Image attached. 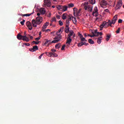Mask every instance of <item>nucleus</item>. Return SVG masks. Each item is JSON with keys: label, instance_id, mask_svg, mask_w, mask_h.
<instances>
[{"label": "nucleus", "instance_id": "1", "mask_svg": "<svg viewBox=\"0 0 124 124\" xmlns=\"http://www.w3.org/2000/svg\"><path fill=\"white\" fill-rule=\"evenodd\" d=\"M83 6L85 10H87L88 11H90V12H93V6L89 5L88 2H85L83 4Z\"/></svg>", "mask_w": 124, "mask_h": 124}, {"label": "nucleus", "instance_id": "2", "mask_svg": "<svg viewBox=\"0 0 124 124\" xmlns=\"http://www.w3.org/2000/svg\"><path fill=\"white\" fill-rule=\"evenodd\" d=\"M17 39H18V40H21V39H22L23 40H24V41H26V42H29V41H30L29 38L27 37V36H23L21 35V34H17Z\"/></svg>", "mask_w": 124, "mask_h": 124}, {"label": "nucleus", "instance_id": "3", "mask_svg": "<svg viewBox=\"0 0 124 124\" xmlns=\"http://www.w3.org/2000/svg\"><path fill=\"white\" fill-rule=\"evenodd\" d=\"M57 9H58V10H60V11H67V8H68V7H67V6L66 5H58L57 6Z\"/></svg>", "mask_w": 124, "mask_h": 124}, {"label": "nucleus", "instance_id": "4", "mask_svg": "<svg viewBox=\"0 0 124 124\" xmlns=\"http://www.w3.org/2000/svg\"><path fill=\"white\" fill-rule=\"evenodd\" d=\"M51 0H44V4L47 7H50L51 6ZM53 1H58L59 0H52Z\"/></svg>", "mask_w": 124, "mask_h": 124}, {"label": "nucleus", "instance_id": "5", "mask_svg": "<svg viewBox=\"0 0 124 124\" xmlns=\"http://www.w3.org/2000/svg\"><path fill=\"white\" fill-rule=\"evenodd\" d=\"M92 15L93 16H95V17L98 16V9H97V7H94Z\"/></svg>", "mask_w": 124, "mask_h": 124}, {"label": "nucleus", "instance_id": "6", "mask_svg": "<svg viewBox=\"0 0 124 124\" xmlns=\"http://www.w3.org/2000/svg\"><path fill=\"white\" fill-rule=\"evenodd\" d=\"M43 21V18L41 16H38L36 18V21H37V25H40Z\"/></svg>", "mask_w": 124, "mask_h": 124}, {"label": "nucleus", "instance_id": "7", "mask_svg": "<svg viewBox=\"0 0 124 124\" xmlns=\"http://www.w3.org/2000/svg\"><path fill=\"white\" fill-rule=\"evenodd\" d=\"M122 5H123V2H122V0H120L118 2L116 6L115 7V9L118 10V9H120L121 7H122Z\"/></svg>", "mask_w": 124, "mask_h": 124}, {"label": "nucleus", "instance_id": "8", "mask_svg": "<svg viewBox=\"0 0 124 124\" xmlns=\"http://www.w3.org/2000/svg\"><path fill=\"white\" fill-rule=\"evenodd\" d=\"M100 5L101 7H103V6H106L108 5L107 1L105 0H100Z\"/></svg>", "mask_w": 124, "mask_h": 124}, {"label": "nucleus", "instance_id": "9", "mask_svg": "<svg viewBox=\"0 0 124 124\" xmlns=\"http://www.w3.org/2000/svg\"><path fill=\"white\" fill-rule=\"evenodd\" d=\"M26 26L28 27V29L30 30V31H31V30H32V25L30 21H27L26 22Z\"/></svg>", "mask_w": 124, "mask_h": 124}, {"label": "nucleus", "instance_id": "10", "mask_svg": "<svg viewBox=\"0 0 124 124\" xmlns=\"http://www.w3.org/2000/svg\"><path fill=\"white\" fill-rule=\"evenodd\" d=\"M117 20H118V15H116L113 17L112 21H111L112 25H115Z\"/></svg>", "mask_w": 124, "mask_h": 124}, {"label": "nucleus", "instance_id": "11", "mask_svg": "<svg viewBox=\"0 0 124 124\" xmlns=\"http://www.w3.org/2000/svg\"><path fill=\"white\" fill-rule=\"evenodd\" d=\"M38 50V46H33L32 48H29V51L31 52H35Z\"/></svg>", "mask_w": 124, "mask_h": 124}, {"label": "nucleus", "instance_id": "12", "mask_svg": "<svg viewBox=\"0 0 124 124\" xmlns=\"http://www.w3.org/2000/svg\"><path fill=\"white\" fill-rule=\"evenodd\" d=\"M49 26V22H46L44 24V25L43 26L42 31H45V29L47 28Z\"/></svg>", "mask_w": 124, "mask_h": 124}, {"label": "nucleus", "instance_id": "13", "mask_svg": "<svg viewBox=\"0 0 124 124\" xmlns=\"http://www.w3.org/2000/svg\"><path fill=\"white\" fill-rule=\"evenodd\" d=\"M51 44H52V41H51V40H46V42L44 43V45H45V46H48Z\"/></svg>", "mask_w": 124, "mask_h": 124}, {"label": "nucleus", "instance_id": "14", "mask_svg": "<svg viewBox=\"0 0 124 124\" xmlns=\"http://www.w3.org/2000/svg\"><path fill=\"white\" fill-rule=\"evenodd\" d=\"M71 41H72V39H71V38L68 37L67 38L66 44H67V46H69V45H70V43H71Z\"/></svg>", "mask_w": 124, "mask_h": 124}, {"label": "nucleus", "instance_id": "15", "mask_svg": "<svg viewBox=\"0 0 124 124\" xmlns=\"http://www.w3.org/2000/svg\"><path fill=\"white\" fill-rule=\"evenodd\" d=\"M32 25L34 28H36V27H37V22L35 19L32 20Z\"/></svg>", "mask_w": 124, "mask_h": 124}, {"label": "nucleus", "instance_id": "16", "mask_svg": "<svg viewBox=\"0 0 124 124\" xmlns=\"http://www.w3.org/2000/svg\"><path fill=\"white\" fill-rule=\"evenodd\" d=\"M32 14H33V13H31V14H19L20 16H22V17H30V16H31V15H32Z\"/></svg>", "mask_w": 124, "mask_h": 124}, {"label": "nucleus", "instance_id": "17", "mask_svg": "<svg viewBox=\"0 0 124 124\" xmlns=\"http://www.w3.org/2000/svg\"><path fill=\"white\" fill-rule=\"evenodd\" d=\"M62 37L61 34H57V36H55L54 38V39H57V40H59V41H61V40L62 39Z\"/></svg>", "mask_w": 124, "mask_h": 124}, {"label": "nucleus", "instance_id": "18", "mask_svg": "<svg viewBox=\"0 0 124 124\" xmlns=\"http://www.w3.org/2000/svg\"><path fill=\"white\" fill-rule=\"evenodd\" d=\"M73 34H74V32L73 31H69V34H68V37L71 38V37L72 36V35H73Z\"/></svg>", "mask_w": 124, "mask_h": 124}, {"label": "nucleus", "instance_id": "19", "mask_svg": "<svg viewBox=\"0 0 124 124\" xmlns=\"http://www.w3.org/2000/svg\"><path fill=\"white\" fill-rule=\"evenodd\" d=\"M40 13H41V14H42V15H44V14H45V13H46V11H45V9L43 8H41L40 9Z\"/></svg>", "mask_w": 124, "mask_h": 124}, {"label": "nucleus", "instance_id": "20", "mask_svg": "<svg viewBox=\"0 0 124 124\" xmlns=\"http://www.w3.org/2000/svg\"><path fill=\"white\" fill-rule=\"evenodd\" d=\"M64 31L66 33H68V32H69V26L67 25L66 26Z\"/></svg>", "mask_w": 124, "mask_h": 124}, {"label": "nucleus", "instance_id": "21", "mask_svg": "<svg viewBox=\"0 0 124 124\" xmlns=\"http://www.w3.org/2000/svg\"><path fill=\"white\" fill-rule=\"evenodd\" d=\"M93 32H94L95 36H98L99 35V32H97V30H95Z\"/></svg>", "mask_w": 124, "mask_h": 124}, {"label": "nucleus", "instance_id": "22", "mask_svg": "<svg viewBox=\"0 0 124 124\" xmlns=\"http://www.w3.org/2000/svg\"><path fill=\"white\" fill-rule=\"evenodd\" d=\"M72 21H73V22L75 25H76L77 23V20H76V18L72 16Z\"/></svg>", "mask_w": 124, "mask_h": 124}, {"label": "nucleus", "instance_id": "23", "mask_svg": "<svg viewBox=\"0 0 124 124\" xmlns=\"http://www.w3.org/2000/svg\"><path fill=\"white\" fill-rule=\"evenodd\" d=\"M107 24V23L106 22V21H104V22H103L102 23V24L100 25V28H103L104 27H105V26H106V24Z\"/></svg>", "mask_w": 124, "mask_h": 124}, {"label": "nucleus", "instance_id": "24", "mask_svg": "<svg viewBox=\"0 0 124 124\" xmlns=\"http://www.w3.org/2000/svg\"><path fill=\"white\" fill-rule=\"evenodd\" d=\"M101 40H102V37L98 38L97 41V43L100 44L101 43Z\"/></svg>", "mask_w": 124, "mask_h": 124}, {"label": "nucleus", "instance_id": "25", "mask_svg": "<svg viewBox=\"0 0 124 124\" xmlns=\"http://www.w3.org/2000/svg\"><path fill=\"white\" fill-rule=\"evenodd\" d=\"M68 8H71L72 7H74V4L71 3L68 4Z\"/></svg>", "mask_w": 124, "mask_h": 124}, {"label": "nucleus", "instance_id": "26", "mask_svg": "<svg viewBox=\"0 0 124 124\" xmlns=\"http://www.w3.org/2000/svg\"><path fill=\"white\" fill-rule=\"evenodd\" d=\"M61 43H58V44H57L56 45H55V48L56 49H59V48H61Z\"/></svg>", "mask_w": 124, "mask_h": 124}, {"label": "nucleus", "instance_id": "27", "mask_svg": "<svg viewBox=\"0 0 124 124\" xmlns=\"http://www.w3.org/2000/svg\"><path fill=\"white\" fill-rule=\"evenodd\" d=\"M88 42L89 43H90V44H94V42L93 40V39H89L88 40Z\"/></svg>", "mask_w": 124, "mask_h": 124}, {"label": "nucleus", "instance_id": "28", "mask_svg": "<svg viewBox=\"0 0 124 124\" xmlns=\"http://www.w3.org/2000/svg\"><path fill=\"white\" fill-rule=\"evenodd\" d=\"M67 15V14H63L62 16V19H63V20H65V19H66Z\"/></svg>", "mask_w": 124, "mask_h": 124}, {"label": "nucleus", "instance_id": "29", "mask_svg": "<svg viewBox=\"0 0 124 124\" xmlns=\"http://www.w3.org/2000/svg\"><path fill=\"white\" fill-rule=\"evenodd\" d=\"M91 3V4H94L95 3V0H88Z\"/></svg>", "mask_w": 124, "mask_h": 124}, {"label": "nucleus", "instance_id": "30", "mask_svg": "<svg viewBox=\"0 0 124 124\" xmlns=\"http://www.w3.org/2000/svg\"><path fill=\"white\" fill-rule=\"evenodd\" d=\"M110 38H111V35L107 34L106 38L107 41H109V39H110Z\"/></svg>", "mask_w": 124, "mask_h": 124}, {"label": "nucleus", "instance_id": "31", "mask_svg": "<svg viewBox=\"0 0 124 124\" xmlns=\"http://www.w3.org/2000/svg\"><path fill=\"white\" fill-rule=\"evenodd\" d=\"M51 57H58V54L55 52H51Z\"/></svg>", "mask_w": 124, "mask_h": 124}, {"label": "nucleus", "instance_id": "32", "mask_svg": "<svg viewBox=\"0 0 124 124\" xmlns=\"http://www.w3.org/2000/svg\"><path fill=\"white\" fill-rule=\"evenodd\" d=\"M93 35L88 34V36H90V37H94L95 36V35H94V32L93 31H92Z\"/></svg>", "mask_w": 124, "mask_h": 124}, {"label": "nucleus", "instance_id": "33", "mask_svg": "<svg viewBox=\"0 0 124 124\" xmlns=\"http://www.w3.org/2000/svg\"><path fill=\"white\" fill-rule=\"evenodd\" d=\"M84 45V44L83 43V42H81L78 44V47H81Z\"/></svg>", "mask_w": 124, "mask_h": 124}, {"label": "nucleus", "instance_id": "34", "mask_svg": "<svg viewBox=\"0 0 124 124\" xmlns=\"http://www.w3.org/2000/svg\"><path fill=\"white\" fill-rule=\"evenodd\" d=\"M59 42L60 41L57 39H55L54 40L51 41V43H58V42Z\"/></svg>", "mask_w": 124, "mask_h": 124}, {"label": "nucleus", "instance_id": "35", "mask_svg": "<svg viewBox=\"0 0 124 124\" xmlns=\"http://www.w3.org/2000/svg\"><path fill=\"white\" fill-rule=\"evenodd\" d=\"M108 26H110V27H112V25H113V23L110 21V20H108Z\"/></svg>", "mask_w": 124, "mask_h": 124}, {"label": "nucleus", "instance_id": "36", "mask_svg": "<svg viewBox=\"0 0 124 124\" xmlns=\"http://www.w3.org/2000/svg\"><path fill=\"white\" fill-rule=\"evenodd\" d=\"M46 56H48V57H52L51 52H46Z\"/></svg>", "mask_w": 124, "mask_h": 124}, {"label": "nucleus", "instance_id": "37", "mask_svg": "<svg viewBox=\"0 0 124 124\" xmlns=\"http://www.w3.org/2000/svg\"><path fill=\"white\" fill-rule=\"evenodd\" d=\"M69 24H70V22H69V20H67V19H66V26H68V27H69Z\"/></svg>", "mask_w": 124, "mask_h": 124}, {"label": "nucleus", "instance_id": "38", "mask_svg": "<svg viewBox=\"0 0 124 124\" xmlns=\"http://www.w3.org/2000/svg\"><path fill=\"white\" fill-rule=\"evenodd\" d=\"M46 16L50 18L51 17V13H46Z\"/></svg>", "mask_w": 124, "mask_h": 124}, {"label": "nucleus", "instance_id": "39", "mask_svg": "<svg viewBox=\"0 0 124 124\" xmlns=\"http://www.w3.org/2000/svg\"><path fill=\"white\" fill-rule=\"evenodd\" d=\"M25 22H26V20L23 19L22 21L20 22L21 25H22V26H24V25H25Z\"/></svg>", "mask_w": 124, "mask_h": 124}, {"label": "nucleus", "instance_id": "40", "mask_svg": "<svg viewBox=\"0 0 124 124\" xmlns=\"http://www.w3.org/2000/svg\"><path fill=\"white\" fill-rule=\"evenodd\" d=\"M80 41H81V42H83V41H85V42H87L88 41H87V40H86V38L83 37L82 39H81Z\"/></svg>", "mask_w": 124, "mask_h": 124}, {"label": "nucleus", "instance_id": "41", "mask_svg": "<svg viewBox=\"0 0 124 124\" xmlns=\"http://www.w3.org/2000/svg\"><path fill=\"white\" fill-rule=\"evenodd\" d=\"M56 21H57V19L56 18V17L52 18V20H51V22H56Z\"/></svg>", "mask_w": 124, "mask_h": 124}, {"label": "nucleus", "instance_id": "42", "mask_svg": "<svg viewBox=\"0 0 124 124\" xmlns=\"http://www.w3.org/2000/svg\"><path fill=\"white\" fill-rule=\"evenodd\" d=\"M23 45H25V46H31L30 43H23Z\"/></svg>", "mask_w": 124, "mask_h": 124}, {"label": "nucleus", "instance_id": "43", "mask_svg": "<svg viewBox=\"0 0 124 124\" xmlns=\"http://www.w3.org/2000/svg\"><path fill=\"white\" fill-rule=\"evenodd\" d=\"M65 48V45H63L62 46V48H61V50H62V51H63V50H64V48Z\"/></svg>", "mask_w": 124, "mask_h": 124}, {"label": "nucleus", "instance_id": "44", "mask_svg": "<svg viewBox=\"0 0 124 124\" xmlns=\"http://www.w3.org/2000/svg\"><path fill=\"white\" fill-rule=\"evenodd\" d=\"M59 24L60 26H62V25H63V23L62 22L61 20L59 21Z\"/></svg>", "mask_w": 124, "mask_h": 124}, {"label": "nucleus", "instance_id": "45", "mask_svg": "<svg viewBox=\"0 0 124 124\" xmlns=\"http://www.w3.org/2000/svg\"><path fill=\"white\" fill-rule=\"evenodd\" d=\"M39 41L38 42H36L35 41H33L32 42V43H34L35 44H36V45H37L38 44H39Z\"/></svg>", "mask_w": 124, "mask_h": 124}, {"label": "nucleus", "instance_id": "46", "mask_svg": "<svg viewBox=\"0 0 124 124\" xmlns=\"http://www.w3.org/2000/svg\"><path fill=\"white\" fill-rule=\"evenodd\" d=\"M82 43L83 44V45H85V46H88V45H89V43H87L85 42H82Z\"/></svg>", "mask_w": 124, "mask_h": 124}, {"label": "nucleus", "instance_id": "47", "mask_svg": "<svg viewBox=\"0 0 124 124\" xmlns=\"http://www.w3.org/2000/svg\"><path fill=\"white\" fill-rule=\"evenodd\" d=\"M120 31H121V28H119L116 31V33H120Z\"/></svg>", "mask_w": 124, "mask_h": 124}, {"label": "nucleus", "instance_id": "48", "mask_svg": "<svg viewBox=\"0 0 124 124\" xmlns=\"http://www.w3.org/2000/svg\"><path fill=\"white\" fill-rule=\"evenodd\" d=\"M40 38H41V37L39 36L38 38H35V40H36L37 41H38V40H39Z\"/></svg>", "mask_w": 124, "mask_h": 124}, {"label": "nucleus", "instance_id": "49", "mask_svg": "<svg viewBox=\"0 0 124 124\" xmlns=\"http://www.w3.org/2000/svg\"><path fill=\"white\" fill-rule=\"evenodd\" d=\"M68 21H71V20H72V18H71V16H69L68 19H67Z\"/></svg>", "mask_w": 124, "mask_h": 124}, {"label": "nucleus", "instance_id": "50", "mask_svg": "<svg viewBox=\"0 0 124 124\" xmlns=\"http://www.w3.org/2000/svg\"><path fill=\"white\" fill-rule=\"evenodd\" d=\"M118 23H119V24H122V23H123V20H122V19H119V20H118Z\"/></svg>", "mask_w": 124, "mask_h": 124}, {"label": "nucleus", "instance_id": "51", "mask_svg": "<svg viewBox=\"0 0 124 124\" xmlns=\"http://www.w3.org/2000/svg\"><path fill=\"white\" fill-rule=\"evenodd\" d=\"M56 18H57V19H58V20L60 19H61V16H60V15H57L56 16Z\"/></svg>", "mask_w": 124, "mask_h": 124}, {"label": "nucleus", "instance_id": "52", "mask_svg": "<svg viewBox=\"0 0 124 124\" xmlns=\"http://www.w3.org/2000/svg\"><path fill=\"white\" fill-rule=\"evenodd\" d=\"M51 53H55V52H56L57 50H56V49H51Z\"/></svg>", "mask_w": 124, "mask_h": 124}, {"label": "nucleus", "instance_id": "53", "mask_svg": "<svg viewBox=\"0 0 124 124\" xmlns=\"http://www.w3.org/2000/svg\"><path fill=\"white\" fill-rule=\"evenodd\" d=\"M43 55H44V53H43L42 54H41L39 57H38V59H39V60L41 59V58L42 57V56H43Z\"/></svg>", "mask_w": 124, "mask_h": 124}, {"label": "nucleus", "instance_id": "54", "mask_svg": "<svg viewBox=\"0 0 124 124\" xmlns=\"http://www.w3.org/2000/svg\"><path fill=\"white\" fill-rule=\"evenodd\" d=\"M105 12H107L108 13H110V12H109V10H108V9H106L105 10H104Z\"/></svg>", "mask_w": 124, "mask_h": 124}, {"label": "nucleus", "instance_id": "55", "mask_svg": "<svg viewBox=\"0 0 124 124\" xmlns=\"http://www.w3.org/2000/svg\"><path fill=\"white\" fill-rule=\"evenodd\" d=\"M62 31V29H60L57 32V34H60V32Z\"/></svg>", "mask_w": 124, "mask_h": 124}, {"label": "nucleus", "instance_id": "56", "mask_svg": "<svg viewBox=\"0 0 124 124\" xmlns=\"http://www.w3.org/2000/svg\"><path fill=\"white\" fill-rule=\"evenodd\" d=\"M79 36H80V39H82V38H84V37H83V35H82V34H79Z\"/></svg>", "mask_w": 124, "mask_h": 124}, {"label": "nucleus", "instance_id": "57", "mask_svg": "<svg viewBox=\"0 0 124 124\" xmlns=\"http://www.w3.org/2000/svg\"><path fill=\"white\" fill-rule=\"evenodd\" d=\"M29 37H30L31 39H32L33 38V37L32 36H31V35H28Z\"/></svg>", "mask_w": 124, "mask_h": 124}, {"label": "nucleus", "instance_id": "58", "mask_svg": "<svg viewBox=\"0 0 124 124\" xmlns=\"http://www.w3.org/2000/svg\"><path fill=\"white\" fill-rule=\"evenodd\" d=\"M75 11H77V8H74V12H75Z\"/></svg>", "mask_w": 124, "mask_h": 124}, {"label": "nucleus", "instance_id": "59", "mask_svg": "<svg viewBox=\"0 0 124 124\" xmlns=\"http://www.w3.org/2000/svg\"><path fill=\"white\" fill-rule=\"evenodd\" d=\"M107 24H106V26H105V27H108L109 25H108V22H106Z\"/></svg>", "mask_w": 124, "mask_h": 124}, {"label": "nucleus", "instance_id": "60", "mask_svg": "<svg viewBox=\"0 0 124 124\" xmlns=\"http://www.w3.org/2000/svg\"><path fill=\"white\" fill-rule=\"evenodd\" d=\"M102 35V32H99V35Z\"/></svg>", "mask_w": 124, "mask_h": 124}, {"label": "nucleus", "instance_id": "61", "mask_svg": "<svg viewBox=\"0 0 124 124\" xmlns=\"http://www.w3.org/2000/svg\"><path fill=\"white\" fill-rule=\"evenodd\" d=\"M80 11L79 10V11L77 12L78 15H79V14H80Z\"/></svg>", "mask_w": 124, "mask_h": 124}, {"label": "nucleus", "instance_id": "62", "mask_svg": "<svg viewBox=\"0 0 124 124\" xmlns=\"http://www.w3.org/2000/svg\"><path fill=\"white\" fill-rule=\"evenodd\" d=\"M37 16H40V13H38L37 14Z\"/></svg>", "mask_w": 124, "mask_h": 124}, {"label": "nucleus", "instance_id": "63", "mask_svg": "<svg viewBox=\"0 0 124 124\" xmlns=\"http://www.w3.org/2000/svg\"><path fill=\"white\" fill-rule=\"evenodd\" d=\"M74 37H75V34L74 33V34L73 35V38H74Z\"/></svg>", "mask_w": 124, "mask_h": 124}, {"label": "nucleus", "instance_id": "64", "mask_svg": "<svg viewBox=\"0 0 124 124\" xmlns=\"http://www.w3.org/2000/svg\"><path fill=\"white\" fill-rule=\"evenodd\" d=\"M50 31V29H47L46 30V31Z\"/></svg>", "mask_w": 124, "mask_h": 124}]
</instances>
